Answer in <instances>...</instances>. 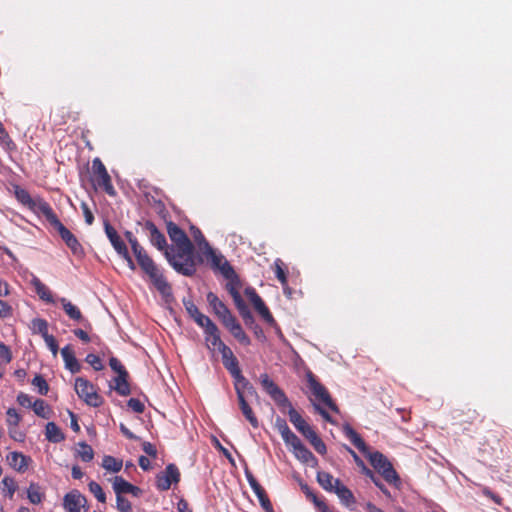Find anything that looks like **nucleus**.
<instances>
[{
  "label": "nucleus",
  "instance_id": "obj_1",
  "mask_svg": "<svg viewBox=\"0 0 512 512\" xmlns=\"http://www.w3.org/2000/svg\"><path fill=\"white\" fill-rule=\"evenodd\" d=\"M167 233L174 247L166 249L165 257L173 269L184 275L192 276L196 272L194 246L186 233L174 222H167Z\"/></svg>",
  "mask_w": 512,
  "mask_h": 512
},
{
  "label": "nucleus",
  "instance_id": "obj_2",
  "mask_svg": "<svg viewBox=\"0 0 512 512\" xmlns=\"http://www.w3.org/2000/svg\"><path fill=\"white\" fill-rule=\"evenodd\" d=\"M343 432L351 443L368 457L370 464L382 475L386 482L396 488L401 486V479L386 456L379 451L368 452L365 441L349 424L344 425Z\"/></svg>",
  "mask_w": 512,
  "mask_h": 512
},
{
  "label": "nucleus",
  "instance_id": "obj_3",
  "mask_svg": "<svg viewBox=\"0 0 512 512\" xmlns=\"http://www.w3.org/2000/svg\"><path fill=\"white\" fill-rule=\"evenodd\" d=\"M259 380L264 391L272 398L277 406L283 411L286 408L288 409L290 422L304 437H307L309 432L314 431V429L294 409L284 391L269 377L268 374H261Z\"/></svg>",
  "mask_w": 512,
  "mask_h": 512
},
{
  "label": "nucleus",
  "instance_id": "obj_4",
  "mask_svg": "<svg viewBox=\"0 0 512 512\" xmlns=\"http://www.w3.org/2000/svg\"><path fill=\"white\" fill-rule=\"evenodd\" d=\"M131 248L141 270L147 275L157 291L164 297L170 296L172 294V288L164 276L162 269L154 262L137 240L131 241Z\"/></svg>",
  "mask_w": 512,
  "mask_h": 512
},
{
  "label": "nucleus",
  "instance_id": "obj_5",
  "mask_svg": "<svg viewBox=\"0 0 512 512\" xmlns=\"http://www.w3.org/2000/svg\"><path fill=\"white\" fill-rule=\"evenodd\" d=\"M14 194L19 203L28 207L35 213H41L45 218L49 216L48 213L53 212L52 207L47 201L42 198L33 199L30 193L20 186L15 187Z\"/></svg>",
  "mask_w": 512,
  "mask_h": 512
},
{
  "label": "nucleus",
  "instance_id": "obj_6",
  "mask_svg": "<svg viewBox=\"0 0 512 512\" xmlns=\"http://www.w3.org/2000/svg\"><path fill=\"white\" fill-rule=\"evenodd\" d=\"M75 391L80 399L92 407H100L104 399L96 391L95 386L83 377L75 379Z\"/></svg>",
  "mask_w": 512,
  "mask_h": 512
},
{
  "label": "nucleus",
  "instance_id": "obj_7",
  "mask_svg": "<svg viewBox=\"0 0 512 512\" xmlns=\"http://www.w3.org/2000/svg\"><path fill=\"white\" fill-rule=\"evenodd\" d=\"M48 214L46 220L58 231L65 244L74 254L81 253L83 248L74 234L61 223L54 211Z\"/></svg>",
  "mask_w": 512,
  "mask_h": 512
},
{
  "label": "nucleus",
  "instance_id": "obj_8",
  "mask_svg": "<svg viewBox=\"0 0 512 512\" xmlns=\"http://www.w3.org/2000/svg\"><path fill=\"white\" fill-rule=\"evenodd\" d=\"M307 383L312 395L318 402L323 403L333 412L339 411L338 406L332 400L326 387L322 385L311 372L307 374Z\"/></svg>",
  "mask_w": 512,
  "mask_h": 512
},
{
  "label": "nucleus",
  "instance_id": "obj_9",
  "mask_svg": "<svg viewBox=\"0 0 512 512\" xmlns=\"http://www.w3.org/2000/svg\"><path fill=\"white\" fill-rule=\"evenodd\" d=\"M95 182L99 188L110 196H115L116 191L112 185L111 177L103 162L99 158H95L92 162Z\"/></svg>",
  "mask_w": 512,
  "mask_h": 512
},
{
  "label": "nucleus",
  "instance_id": "obj_10",
  "mask_svg": "<svg viewBox=\"0 0 512 512\" xmlns=\"http://www.w3.org/2000/svg\"><path fill=\"white\" fill-rule=\"evenodd\" d=\"M180 477L181 474L178 467L173 463L168 464L164 471L157 474L156 487L159 491H167L172 484H178L180 482Z\"/></svg>",
  "mask_w": 512,
  "mask_h": 512
},
{
  "label": "nucleus",
  "instance_id": "obj_11",
  "mask_svg": "<svg viewBox=\"0 0 512 512\" xmlns=\"http://www.w3.org/2000/svg\"><path fill=\"white\" fill-rule=\"evenodd\" d=\"M143 228L146 231L149 240L153 246H155L158 250L163 251L164 253L166 249H169L165 235L162 232H160V230L152 221L147 220L144 223Z\"/></svg>",
  "mask_w": 512,
  "mask_h": 512
},
{
  "label": "nucleus",
  "instance_id": "obj_12",
  "mask_svg": "<svg viewBox=\"0 0 512 512\" xmlns=\"http://www.w3.org/2000/svg\"><path fill=\"white\" fill-rule=\"evenodd\" d=\"M207 302L209 303L210 307L212 308L215 315L220 319L222 324L227 322L230 318L233 317L230 310L227 308V306L218 298V296L213 293L209 292L206 296Z\"/></svg>",
  "mask_w": 512,
  "mask_h": 512
},
{
  "label": "nucleus",
  "instance_id": "obj_13",
  "mask_svg": "<svg viewBox=\"0 0 512 512\" xmlns=\"http://www.w3.org/2000/svg\"><path fill=\"white\" fill-rule=\"evenodd\" d=\"M207 249L211 258V266L213 269L219 270L226 279H231L233 276H235L233 267L222 255L216 254L210 246L207 247Z\"/></svg>",
  "mask_w": 512,
  "mask_h": 512
},
{
  "label": "nucleus",
  "instance_id": "obj_14",
  "mask_svg": "<svg viewBox=\"0 0 512 512\" xmlns=\"http://www.w3.org/2000/svg\"><path fill=\"white\" fill-rule=\"evenodd\" d=\"M247 480L253 492L256 494L260 505L266 512H274L273 506L265 489L259 484L251 473H247Z\"/></svg>",
  "mask_w": 512,
  "mask_h": 512
},
{
  "label": "nucleus",
  "instance_id": "obj_15",
  "mask_svg": "<svg viewBox=\"0 0 512 512\" xmlns=\"http://www.w3.org/2000/svg\"><path fill=\"white\" fill-rule=\"evenodd\" d=\"M246 294L249 297L251 303L253 304L255 310L259 313V315L269 324L274 323V318L265 305L262 298L256 293L254 289H247Z\"/></svg>",
  "mask_w": 512,
  "mask_h": 512
},
{
  "label": "nucleus",
  "instance_id": "obj_16",
  "mask_svg": "<svg viewBox=\"0 0 512 512\" xmlns=\"http://www.w3.org/2000/svg\"><path fill=\"white\" fill-rule=\"evenodd\" d=\"M334 488L333 493L337 495L342 505L347 508H353L355 506L356 498L354 494L340 479H336Z\"/></svg>",
  "mask_w": 512,
  "mask_h": 512
},
{
  "label": "nucleus",
  "instance_id": "obj_17",
  "mask_svg": "<svg viewBox=\"0 0 512 512\" xmlns=\"http://www.w3.org/2000/svg\"><path fill=\"white\" fill-rule=\"evenodd\" d=\"M86 498L79 491L73 490L67 493L63 499V506L67 512H80Z\"/></svg>",
  "mask_w": 512,
  "mask_h": 512
},
{
  "label": "nucleus",
  "instance_id": "obj_18",
  "mask_svg": "<svg viewBox=\"0 0 512 512\" xmlns=\"http://www.w3.org/2000/svg\"><path fill=\"white\" fill-rule=\"evenodd\" d=\"M229 332L232 334V336L239 341L242 345L248 346L250 345L251 341L250 338L247 336V334L243 331L241 325L233 316L230 318L227 322L223 324Z\"/></svg>",
  "mask_w": 512,
  "mask_h": 512
},
{
  "label": "nucleus",
  "instance_id": "obj_19",
  "mask_svg": "<svg viewBox=\"0 0 512 512\" xmlns=\"http://www.w3.org/2000/svg\"><path fill=\"white\" fill-rule=\"evenodd\" d=\"M234 388L237 398H239V393L245 399L247 397H258V393L254 386L243 375L234 380Z\"/></svg>",
  "mask_w": 512,
  "mask_h": 512
},
{
  "label": "nucleus",
  "instance_id": "obj_20",
  "mask_svg": "<svg viewBox=\"0 0 512 512\" xmlns=\"http://www.w3.org/2000/svg\"><path fill=\"white\" fill-rule=\"evenodd\" d=\"M104 229H105V233H106L109 241L111 242V244H112L113 248L116 250V252L118 254L119 253L125 254L127 246H126L125 242L121 239V237L118 235L115 228L108 221H106L104 223Z\"/></svg>",
  "mask_w": 512,
  "mask_h": 512
},
{
  "label": "nucleus",
  "instance_id": "obj_21",
  "mask_svg": "<svg viewBox=\"0 0 512 512\" xmlns=\"http://www.w3.org/2000/svg\"><path fill=\"white\" fill-rule=\"evenodd\" d=\"M61 355L65 363V368L71 373L75 374L81 370V365L78 362L74 350L70 345H66L61 349Z\"/></svg>",
  "mask_w": 512,
  "mask_h": 512
},
{
  "label": "nucleus",
  "instance_id": "obj_22",
  "mask_svg": "<svg viewBox=\"0 0 512 512\" xmlns=\"http://www.w3.org/2000/svg\"><path fill=\"white\" fill-rule=\"evenodd\" d=\"M273 269H274L276 278L279 280V282L281 283V285L283 287L284 293L291 294V289L288 287V279H287L288 272H287V267H286L285 263L281 259L277 258L274 261Z\"/></svg>",
  "mask_w": 512,
  "mask_h": 512
},
{
  "label": "nucleus",
  "instance_id": "obj_23",
  "mask_svg": "<svg viewBox=\"0 0 512 512\" xmlns=\"http://www.w3.org/2000/svg\"><path fill=\"white\" fill-rule=\"evenodd\" d=\"M59 302L61 303L63 310L70 319L78 322H85L88 326H90V324L88 323L87 320L84 319L82 312L76 305H74L72 302H70L68 299L64 297L60 298Z\"/></svg>",
  "mask_w": 512,
  "mask_h": 512
},
{
  "label": "nucleus",
  "instance_id": "obj_24",
  "mask_svg": "<svg viewBox=\"0 0 512 512\" xmlns=\"http://www.w3.org/2000/svg\"><path fill=\"white\" fill-rule=\"evenodd\" d=\"M204 334L205 342L209 349L218 350L224 344L220 338V331L216 324L204 331Z\"/></svg>",
  "mask_w": 512,
  "mask_h": 512
},
{
  "label": "nucleus",
  "instance_id": "obj_25",
  "mask_svg": "<svg viewBox=\"0 0 512 512\" xmlns=\"http://www.w3.org/2000/svg\"><path fill=\"white\" fill-rule=\"evenodd\" d=\"M7 460L12 468L18 472H25L28 468V462L30 461V458L26 457L20 452H11L7 456Z\"/></svg>",
  "mask_w": 512,
  "mask_h": 512
},
{
  "label": "nucleus",
  "instance_id": "obj_26",
  "mask_svg": "<svg viewBox=\"0 0 512 512\" xmlns=\"http://www.w3.org/2000/svg\"><path fill=\"white\" fill-rule=\"evenodd\" d=\"M293 453L297 459L305 464H317L316 457L302 442L293 448Z\"/></svg>",
  "mask_w": 512,
  "mask_h": 512
},
{
  "label": "nucleus",
  "instance_id": "obj_27",
  "mask_svg": "<svg viewBox=\"0 0 512 512\" xmlns=\"http://www.w3.org/2000/svg\"><path fill=\"white\" fill-rule=\"evenodd\" d=\"M32 284L39 298L47 303L54 304L55 299L51 290L42 283L38 278H34Z\"/></svg>",
  "mask_w": 512,
  "mask_h": 512
},
{
  "label": "nucleus",
  "instance_id": "obj_28",
  "mask_svg": "<svg viewBox=\"0 0 512 512\" xmlns=\"http://www.w3.org/2000/svg\"><path fill=\"white\" fill-rule=\"evenodd\" d=\"M237 399H238V403H239V408H240L242 414L244 415V417L254 428H257L259 425L258 419L255 416L252 408L249 406L247 400L245 398H243L240 394H239V398H237Z\"/></svg>",
  "mask_w": 512,
  "mask_h": 512
},
{
  "label": "nucleus",
  "instance_id": "obj_29",
  "mask_svg": "<svg viewBox=\"0 0 512 512\" xmlns=\"http://www.w3.org/2000/svg\"><path fill=\"white\" fill-rule=\"evenodd\" d=\"M46 439L53 443H59L65 439V435L54 422H48L45 428Z\"/></svg>",
  "mask_w": 512,
  "mask_h": 512
},
{
  "label": "nucleus",
  "instance_id": "obj_30",
  "mask_svg": "<svg viewBox=\"0 0 512 512\" xmlns=\"http://www.w3.org/2000/svg\"><path fill=\"white\" fill-rule=\"evenodd\" d=\"M319 485L327 492L333 493L334 485L337 478H334L330 473L319 471L316 476Z\"/></svg>",
  "mask_w": 512,
  "mask_h": 512
},
{
  "label": "nucleus",
  "instance_id": "obj_31",
  "mask_svg": "<svg viewBox=\"0 0 512 512\" xmlns=\"http://www.w3.org/2000/svg\"><path fill=\"white\" fill-rule=\"evenodd\" d=\"M128 373L122 372L115 378V391L121 396H128L131 393L130 385L128 383Z\"/></svg>",
  "mask_w": 512,
  "mask_h": 512
},
{
  "label": "nucleus",
  "instance_id": "obj_32",
  "mask_svg": "<svg viewBox=\"0 0 512 512\" xmlns=\"http://www.w3.org/2000/svg\"><path fill=\"white\" fill-rule=\"evenodd\" d=\"M32 409L37 416L43 419H49L51 417L52 410L43 399H36L33 402Z\"/></svg>",
  "mask_w": 512,
  "mask_h": 512
},
{
  "label": "nucleus",
  "instance_id": "obj_33",
  "mask_svg": "<svg viewBox=\"0 0 512 512\" xmlns=\"http://www.w3.org/2000/svg\"><path fill=\"white\" fill-rule=\"evenodd\" d=\"M310 444L313 446L315 451L319 453L320 455H324L327 452V448L325 443L322 441V439L318 436V434L315 432H309V435L305 437Z\"/></svg>",
  "mask_w": 512,
  "mask_h": 512
},
{
  "label": "nucleus",
  "instance_id": "obj_34",
  "mask_svg": "<svg viewBox=\"0 0 512 512\" xmlns=\"http://www.w3.org/2000/svg\"><path fill=\"white\" fill-rule=\"evenodd\" d=\"M223 365L229 371L234 380L242 375L238 359L235 355L227 360H224Z\"/></svg>",
  "mask_w": 512,
  "mask_h": 512
},
{
  "label": "nucleus",
  "instance_id": "obj_35",
  "mask_svg": "<svg viewBox=\"0 0 512 512\" xmlns=\"http://www.w3.org/2000/svg\"><path fill=\"white\" fill-rule=\"evenodd\" d=\"M112 484H113V489H114L116 495H122L125 493H129V490H132L131 483L126 481L121 476H115Z\"/></svg>",
  "mask_w": 512,
  "mask_h": 512
},
{
  "label": "nucleus",
  "instance_id": "obj_36",
  "mask_svg": "<svg viewBox=\"0 0 512 512\" xmlns=\"http://www.w3.org/2000/svg\"><path fill=\"white\" fill-rule=\"evenodd\" d=\"M77 455L84 462H90L94 458V451L92 447L86 442H80L78 444Z\"/></svg>",
  "mask_w": 512,
  "mask_h": 512
},
{
  "label": "nucleus",
  "instance_id": "obj_37",
  "mask_svg": "<svg viewBox=\"0 0 512 512\" xmlns=\"http://www.w3.org/2000/svg\"><path fill=\"white\" fill-rule=\"evenodd\" d=\"M102 466L104 469L116 473L122 469V461L113 456L106 455L103 457Z\"/></svg>",
  "mask_w": 512,
  "mask_h": 512
},
{
  "label": "nucleus",
  "instance_id": "obj_38",
  "mask_svg": "<svg viewBox=\"0 0 512 512\" xmlns=\"http://www.w3.org/2000/svg\"><path fill=\"white\" fill-rule=\"evenodd\" d=\"M27 497L32 504H40L44 494L40 491V487L37 484L31 483L27 490Z\"/></svg>",
  "mask_w": 512,
  "mask_h": 512
},
{
  "label": "nucleus",
  "instance_id": "obj_39",
  "mask_svg": "<svg viewBox=\"0 0 512 512\" xmlns=\"http://www.w3.org/2000/svg\"><path fill=\"white\" fill-rule=\"evenodd\" d=\"M32 331L34 334H40L45 338L48 333V322L43 318H35L32 320Z\"/></svg>",
  "mask_w": 512,
  "mask_h": 512
},
{
  "label": "nucleus",
  "instance_id": "obj_40",
  "mask_svg": "<svg viewBox=\"0 0 512 512\" xmlns=\"http://www.w3.org/2000/svg\"><path fill=\"white\" fill-rule=\"evenodd\" d=\"M363 474L371 479L374 485L386 496L391 497L389 490L386 486L381 482V480L374 474V472L368 467H364Z\"/></svg>",
  "mask_w": 512,
  "mask_h": 512
},
{
  "label": "nucleus",
  "instance_id": "obj_41",
  "mask_svg": "<svg viewBox=\"0 0 512 512\" xmlns=\"http://www.w3.org/2000/svg\"><path fill=\"white\" fill-rule=\"evenodd\" d=\"M3 492L11 499L14 496V493L17 490V483L11 477H4L1 481Z\"/></svg>",
  "mask_w": 512,
  "mask_h": 512
},
{
  "label": "nucleus",
  "instance_id": "obj_42",
  "mask_svg": "<svg viewBox=\"0 0 512 512\" xmlns=\"http://www.w3.org/2000/svg\"><path fill=\"white\" fill-rule=\"evenodd\" d=\"M6 423L8 428H17L20 424L22 417L15 408H8L6 411Z\"/></svg>",
  "mask_w": 512,
  "mask_h": 512
},
{
  "label": "nucleus",
  "instance_id": "obj_43",
  "mask_svg": "<svg viewBox=\"0 0 512 512\" xmlns=\"http://www.w3.org/2000/svg\"><path fill=\"white\" fill-rule=\"evenodd\" d=\"M88 487H89V491L94 495V497L99 502H101V503H105L106 502V494L103 491V489L100 486V484H98L95 481H90V483L88 484Z\"/></svg>",
  "mask_w": 512,
  "mask_h": 512
},
{
  "label": "nucleus",
  "instance_id": "obj_44",
  "mask_svg": "<svg viewBox=\"0 0 512 512\" xmlns=\"http://www.w3.org/2000/svg\"><path fill=\"white\" fill-rule=\"evenodd\" d=\"M32 385L38 388V392L41 395H46L49 391V385L41 375H36L33 378Z\"/></svg>",
  "mask_w": 512,
  "mask_h": 512
},
{
  "label": "nucleus",
  "instance_id": "obj_45",
  "mask_svg": "<svg viewBox=\"0 0 512 512\" xmlns=\"http://www.w3.org/2000/svg\"><path fill=\"white\" fill-rule=\"evenodd\" d=\"M193 320L198 326L203 328L204 331L215 325V323L208 316L201 312L195 318H193Z\"/></svg>",
  "mask_w": 512,
  "mask_h": 512
},
{
  "label": "nucleus",
  "instance_id": "obj_46",
  "mask_svg": "<svg viewBox=\"0 0 512 512\" xmlns=\"http://www.w3.org/2000/svg\"><path fill=\"white\" fill-rule=\"evenodd\" d=\"M283 441L286 443V445L291 446L292 449L301 443V440L298 438V436L289 429L283 435L281 436Z\"/></svg>",
  "mask_w": 512,
  "mask_h": 512
},
{
  "label": "nucleus",
  "instance_id": "obj_47",
  "mask_svg": "<svg viewBox=\"0 0 512 512\" xmlns=\"http://www.w3.org/2000/svg\"><path fill=\"white\" fill-rule=\"evenodd\" d=\"M116 507L120 512H131L132 510L130 501L122 495H116Z\"/></svg>",
  "mask_w": 512,
  "mask_h": 512
},
{
  "label": "nucleus",
  "instance_id": "obj_48",
  "mask_svg": "<svg viewBox=\"0 0 512 512\" xmlns=\"http://www.w3.org/2000/svg\"><path fill=\"white\" fill-rule=\"evenodd\" d=\"M0 143L8 149H12L15 146L2 122L0 123Z\"/></svg>",
  "mask_w": 512,
  "mask_h": 512
},
{
  "label": "nucleus",
  "instance_id": "obj_49",
  "mask_svg": "<svg viewBox=\"0 0 512 512\" xmlns=\"http://www.w3.org/2000/svg\"><path fill=\"white\" fill-rule=\"evenodd\" d=\"M85 361L93 367L95 371H100L103 369V364L99 356L95 354H88L85 358Z\"/></svg>",
  "mask_w": 512,
  "mask_h": 512
},
{
  "label": "nucleus",
  "instance_id": "obj_50",
  "mask_svg": "<svg viewBox=\"0 0 512 512\" xmlns=\"http://www.w3.org/2000/svg\"><path fill=\"white\" fill-rule=\"evenodd\" d=\"M239 314L247 326L253 327L254 325H256L254 317H253L251 311L249 310L248 306L239 310Z\"/></svg>",
  "mask_w": 512,
  "mask_h": 512
},
{
  "label": "nucleus",
  "instance_id": "obj_51",
  "mask_svg": "<svg viewBox=\"0 0 512 512\" xmlns=\"http://www.w3.org/2000/svg\"><path fill=\"white\" fill-rule=\"evenodd\" d=\"M239 314L247 326L253 327L254 325H256L254 317H253L251 311L249 310L248 306L239 310Z\"/></svg>",
  "mask_w": 512,
  "mask_h": 512
},
{
  "label": "nucleus",
  "instance_id": "obj_52",
  "mask_svg": "<svg viewBox=\"0 0 512 512\" xmlns=\"http://www.w3.org/2000/svg\"><path fill=\"white\" fill-rule=\"evenodd\" d=\"M239 314L247 326L253 327L254 325H256L254 317H253L251 311L249 310L248 306L239 310Z\"/></svg>",
  "mask_w": 512,
  "mask_h": 512
},
{
  "label": "nucleus",
  "instance_id": "obj_53",
  "mask_svg": "<svg viewBox=\"0 0 512 512\" xmlns=\"http://www.w3.org/2000/svg\"><path fill=\"white\" fill-rule=\"evenodd\" d=\"M183 304L187 313L192 319L195 318L200 313L198 307L194 304L192 300L184 299Z\"/></svg>",
  "mask_w": 512,
  "mask_h": 512
},
{
  "label": "nucleus",
  "instance_id": "obj_54",
  "mask_svg": "<svg viewBox=\"0 0 512 512\" xmlns=\"http://www.w3.org/2000/svg\"><path fill=\"white\" fill-rule=\"evenodd\" d=\"M43 339H44L46 345L48 346V348L50 349V351L52 352L53 356H57L59 347H58V343H57V340L55 339V337L53 335L49 334Z\"/></svg>",
  "mask_w": 512,
  "mask_h": 512
},
{
  "label": "nucleus",
  "instance_id": "obj_55",
  "mask_svg": "<svg viewBox=\"0 0 512 512\" xmlns=\"http://www.w3.org/2000/svg\"><path fill=\"white\" fill-rule=\"evenodd\" d=\"M300 487L307 499L313 502V504L320 499L317 494L314 493L313 490L308 486V484L300 482Z\"/></svg>",
  "mask_w": 512,
  "mask_h": 512
},
{
  "label": "nucleus",
  "instance_id": "obj_56",
  "mask_svg": "<svg viewBox=\"0 0 512 512\" xmlns=\"http://www.w3.org/2000/svg\"><path fill=\"white\" fill-rule=\"evenodd\" d=\"M109 366L113 371H115L118 375H122V372L128 373L122 363L116 357H111L109 359Z\"/></svg>",
  "mask_w": 512,
  "mask_h": 512
},
{
  "label": "nucleus",
  "instance_id": "obj_57",
  "mask_svg": "<svg viewBox=\"0 0 512 512\" xmlns=\"http://www.w3.org/2000/svg\"><path fill=\"white\" fill-rule=\"evenodd\" d=\"M127 405L136 413H143L145 410L144 404L137 398H130Z\"/></svg>",
  "mask_w": 512,
  "mask_h": 512
},
{
  "label": "nucleus",
  "instance_id": "obj_58",
  "mask_svg": "<svg viewBox=\"0 0 512 512\" xmlns=\"http://www.w3.org/2000/svg\"><path fill=\"white\" fill-rule=\"evenodd\" d=\"M17 402L19 403V405L26 407V408H30V407L32 408V405H33L32 398L28 394L23 393V392L18 394Z\"/></svg>",
  "mask_w": 512,
  "mask_h": 512
},
{
  "label": "nucleus",
  "instance_id": "obj_59",
  "mask_svg": "<svg viewBox=\"0 0 512 512\" xmlns=\"http://www.w3.org/2000/svg\"><path fill=\"white\" fill-rule=\"evenodd\" d=\"M81 208L83 211V215H84L86 224L92 225L94 222V215H93L92 211L90 210L88 204L83 202L81 204Z\"/></svg>",
  "mask_w": 512,
  "mask_h": 512
},
{
  "label": "nucleus",
  "instance_id": "obj_60",
  "mask_svg": "<svg viewBox=\"0 0 512 512\" xmlns=\"http://www.w3.org/2000/svg\"><path fill=\"white\" fill-rule=\"evenodd\" d=\"M12 312V307L7 302L0 300V317L8 318L12 316Z\"/></svg>",
  "mask_w": 512,
  "mask_h": 512
},
{
  "label": "nucleus",
  "instance_id": "obj_61",
  "mask_svg": "<svg viewBox=\"0 0 512 512\" xmlns=\"http://www.w3.org/2000/svg\"><path fill=\"white\" fill-rule=\"evenodd\" d=\"M0 358H2L6 363H10L12 360V353L7 345L4 343H0Z\"/></svg>",
  "mask_w": 512,
  "mask_h": 512
},
{
  "label": "nucleus",
  "instance_id": "obj_62",
  "mask_svg": "<svg viewBox=\"0 0 512 512\" xmlns=\"http://www.w3.org/2000/svg\"><path fill=\"white\" fill-rule=\"evenodd\" d=\"M482 493L486 497H489L497 505H502L503 499L499 495L493 493L488 487H484Z\"/></svg>",
  "mask_w": 512,
  "mask_h": 512
},
{
  "label": "nucleus",
  "instance_id": "obj_63",
  "mask_svg": "<svg viewBox=\"0 0 512 512\" xmlns=\"http://www.w3.org/2000/svg\"><path fill=\"white\" fill-rule=\"evenodd\" d=\"M142 449L149 456L156 457L157 455L156 447L150 442H144L142 444Z\"/></svg>",
  "mask_w": 512,
  "mask_h": 512
},
{
  "label": "nucleus",
  "instance_id": "obj_64",
  "mask_svg": "<svg viewBox=\"0 0 512 512\" xmlns=\"http://www.w3.org/2000/svg\"><path fill=\"white\" fill-rule=\"evenodd\" d=\"M314 505L318 512H334L323 499H319Z\"/></svg>",
  "mask_w": 512,
  "mask_h": 512
}]
</instances>
